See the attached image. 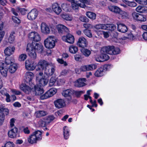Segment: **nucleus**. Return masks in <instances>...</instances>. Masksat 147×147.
I'll use <instances>...</instances> for the list:
<instances>
[{"label":"nucleus","mask_w":147,"mask_h":147,"mask_svg":"<svg viewBox=\"0 0 147 147\" xmlns=\"http://www.w3.org/2000/svg\"><path fill=\"white\" fill-rule=\"evenodd\" d=\"M45 48L43 47H27L26 51L29 55L32 58L35 59L36 57V51L39 53H41L44 51Z\"/></svg>","instance_id":"20e7f679"},{"label":"nucleus","mask_w":147,"mask_h":147,"mask_svg":"<svg viewBox=\"0 0 147 147\" xmlns=\"http://www.w3.org/2000/svg\"><path fill=\"white\" fill-rule=\"evenodd\" d=\"M84 34L90 38L92 37V34L90 31L88 30H85L84 31Z\"/></svg>","instance_id":"603ef678"},{"label":"nucleus","mask_w":147,"mask_h":147,"mask_svg":"<svg viewBox=\"0 0 147 147\" xmlns=\"http://www.w3.org/2000/svg\"><path fill=\"white\" fill-rule=\"evenodd\" d=\"M42 132L37 130L34 132L27 138V141L28 143L32 144H36L38 141L42 140Z\"/></svg>","instance_id":"7ed1b4c3"},{"label":"nucleus","mask_w":147,"mask_h":147,"mask_svg":"<svg viewBox=\"0 0 147 147\" xmlns=\"http://www.w3.org/2000/svg\"><path fill=\"white\" fill-rule=\"evenodd\" d=\"M47 123L46 121H45L44 119H40L38 122V125L40 127H45Z\"/></svg>","instance_id":"c03bdc74"},{"label":"nucleus","mask_w":147,"mask_h":147,"mask_svg":"<svg viewBox=\"0 0 147 147\" xmlns=\"http://www.w3.org/2000/svg\"><path fill=\"white\" fill-rule=\"evenodd\" d=\"M38 13V11L35 9H32L28 14V19L30 20H33L36 19Z\"/></svg>","instance_id":"f8f14e48"},{"label":"nucleus","mask_w":147,"mask_h":147,"mask_svg":"<svg viewBox=\"0 0 147 147\" xmlns=\"http://www.w3.org/2000/svg\"><path fill=\"white\" fill-rule=\"evenodd\" d=\"M56 28L59 34H63L65 32L67 33L69 32L68 28L62 24H58Z\"/></svg>","instance_id":"f3484780"},{"label":"nucleus","mask_w":147,"mask_h":147,"mask_svg":"<svg viewBox=\"0 0 147 147\" xmlns=\"http://www.w3.org/2000/svg\"><path fill=\"white\" fill-rule=\"evenodd\" d=\"M54 38V36H51L46 39L44 42L45 46H55L57 42V40L53 39Z\"/></svg>","instance_id":"1a4fd4ad"},{"label":"nucleus","mask_w":147,"mask_h":147,"mask_svg":"<svg viewBox=\"0 0 147 147\" xmlns=\"http://www.w3.org/2000/svg\"><path fill=\"white\" fill-rule=\"evenodd\" d=\"M56 82V80L54 77H51L50 79L49 85L50 86H53Z\"/></svg>","instance_id":"3c124183"},{"label":"nucleus","mask_w":147,"mask_h":147,"mask_svg":"<svg viewBox=\"0 0 147 147\" xmlns=\"http://www.w3.org/2000/svg\"><path fill=\"white\" fill-rule=\"evenodd\" d=\"M127 4L128 6L131 7H134L137 5V4L134 2H128Z\"/></svg>","instance_id":"680f3d73"},{"label":"nucleus","mask_w":147,"mask_h":147,"mask_svg":"<svg viewBox=\"0 0 147 147\" xmlns=\"http://www.w3.org/2000/svg\"><path fill=\"white\" fill-rule=\"evenodd\" d=\"M7 67L5 64L3 62H0V72L4 77H6L7 76L8 71Z\"/></svg>","instance_id":"dca6fc26"},{"label":"nucleus","mask_w":147,"mask_h":147,"mask_svg":"<svg viewBox=\"0 0 147 147\" xmlns=\"http://www.w3.org/2000/svg\"><path fill=\"white\" fill-rule=\"evenodd\" d=\"M27 57L26 54H22L19 55L18 60L20 61H24L26 59Z\"/></svg>","instance_id":"49530a36"},{"label":"nucleus","mask_w":147,"mask_h":147,"mask_svg":"<svg viewBox=\"0 0 147 147\" xmlns=\"http://www.w3.org/2000/svg\"><path fill=\"white\" fill-rule=\"evenodd\" d=\"M18 9L22 15H24L26 14L27 10L25 8H22L19 7L18 8Z\"/></svg>","instance_id":"bf43d9fd"},{"label":"nucleus","mask_w":147,"mask_h":147,"mask_svg":"<svg viewBox=\"0 0 147 147\" xmlns=\"http://www.w3.org/2000/svg\"><path fill=\"white\" fill-rule=\"evenodd\" d=\"M62 39L63 41L71 44H73L74 42V36L70 34H68L63 36Z\"/></svg>","instance_id":"ddd939ff"},{"label":"nucleus","mask_w":147,"mask_h":147,"mask_svg":"<svg viewBox=\"0 0 147 147\" xmlns=\"http://www.w3.org/2000/svg\"><path fill=\"white\" fill-rule=\"evenodd\" d=\"M86 15L88 18L92 20H94L96 19V15L93 12L90 11L87 12L86 13Z\"/></svg>","instance_id":"f704fd0d"},{"label":"nucleus","mask_w":147,"mask_h":147,"mask_svg":"<svg viewBox=\"0 0 147 147\" xmlns=\"http://www.w3.org/2000/svg\"><path fill=\"white\" fill-rule=\"evenodd\" d=\"M55 119L53 115H51L48 116L46 119L47 124H49L53 120Z\"/></svg>","instance_id":"09e8293b"},{"label":"nucleus","mask_w":147,"mask_h":147,"mask_svg":"<svg viewBox=\"0 0 147 147\" xmlns=\"http://www.w3.org/2000/svg\"><path fill=\"white\" fill-rule=\"evenodd\" d=\"M55 107L57 109H59L64 107L65 103L64 100L62 99H58L54 102Z\"/></svg>","instance_id":"4468645a"},{"label":"nucleus","mask_w":147,"mask_h":147,"mask_svg":"<svg viewBox=\"0 0 147 147\" xmlns=\"http://www.w3.org/2000/svg\"><path fill=\"white\" fill-rule=\"evenodd\" d=\"M138 35L137 32H135V31H132L131 32L128 34L127 35V38L131 40H134L136 36Z\"/></svg>","instance_id":"c756f323"},{"label":"nucleus","mask_w":147,"mask_h":147,"mask_svg":"<svg viewBox=\"0 0 147 147\" xmlns=\"http://www.w3.org/2000/svg\"><path fill=\"white\" fill-rule=\"evenodd\" d=\"M50 63L45 60H40L37 65L38 67L36 69L37 71H40L41 69L43 70L44 68H46Z\"/></svg>","instance_id":"9b49d317"},{"label":"nucleus","mask_w":147,"mask_h":147,"mask_svg":"<svg viewBox=\"0 0 147 147\" xmlns=\"http://www.w3.org/2000/svg\"><path fill=\"white\" fill-rule=\"evenodd\" d=\"M29 38L33 40L31 43L28 44L27 46H42V44L38 42L41 40V38L39 34L36 32H32L28 34Z\"/></svg>","instance_id":"f03ea898"},{"label":"nucleus","mask_w":147,"mask_h":147,"mask_svg":"<svg viewBox=\"0 0 147 147\" xmlns=\"http://www.w3.org/2000/svg\"><path fill=\"white\" fill-rule=\"evenodd\" d=\"M11 11V12L15 16L18 15V12L19 11V10L18 9V8L16 9L14 8H12Z\"/></svg>","instance_id":"e2e57ef3"},{"label":"nucleus","mask_w":147,"mask_h":147,"mask_svg":"<svg viewBox=\"0 0 147 147\" xmlns=\"http://www.w3.org/2000/svg\"><path fill=\"white\" fill-rule=\"evenodd\" d=\"M117 30L119 32L125 33L127 31V27L124 24L117 23Z\"/></svg>","instance_id":"5701e85b"},{"label":"nucleus","mask_w":147,"mask_h":147,"mask_svg":"<svg viewBox=\"0 0 147 147\" xmlns=\"http://www.w3.org/2000/svg\"><path fill=\"white\" fill-rule=\"evenodd\" d=\"M57 61L61 64H63L65 66L67 65V64L65 61H64L62 59H57Z\"/></svg>","instance_id":"69168bd1"},{"label":"nucleus","mask_w":147,"mask_h":147,"mask_svg":"<svg viewBox=\"0 0 147 147\" xmlns=\"http://www.w3.org/2000/svg\"><path fill=\"white\" fill-rule=\"evenodd\" d=\"M69 7V5H67L66 3H63L61 5V7L62 9L63 10L65 11H68V7Z\"/></svg>","instance_id":"6e6d98bb"},{"label":"nucleus","mask_w":147,"mask_h":147,"mask_svg":"<svg viewBox=\"0 0 147 147\" xmlns=\"http://www.w3.org/2000/svg\"><path fill=\"white\" fill-rule=\"evenodd\" d=\"M34 76V74L31 72H28L26 73V78L30 81L33 78Z\"/></svg>","instance_id":"ea45409f"},{"label":"nucleus","mask_w":147,"mask_h":147,"mask_svg":"<svg viewBox=\"0 0 147 147\" xmlns=\"http://www.w3.org/2000/svg\"><path fill=\"white\" fill-rule=\"evenodd\" d=\"M17 65L16 64L13 63L10 65L9 67V71L11 73H14L17 69Z\"/></svg>","instance_id":"2f4dec72"},{"label":"nucleus","mask_w":147,"mask_h":147,"mask_svg":"<svg viewBox=\"0 0 147 147\" xmlns=\"http://www.w3.org/2000/svg\"><path fill=\"white\" fill-rule=\"evenodd\" d=\"M0 111L3 112L6 115H8L9 113V110L7 108H5L2 105H0Z\"/></svg>","instance_id":"a18cd8bd"},{"label":"nucleus","mask_w":147,"mask_h":147,"mask_svg":"<svg viewBox=\"0 0 147 147\" xmlns=\"http://www.w3.org/2000/svg\"><path fill=\"white\" fill-rule=\"evenodd\" d=\"M69 49L70 52L72 54L76 53L78 51L77 47H69Z\"/></svg>","instance_id":"79ce46f5"},{"label":"nucleus","mask_w":147,"mask_h":147,"mask_svg":"<svg viewBox=\"0 0 147 147\" xmlns=\"http://www.w3.org/2000/svg\"><path fill=\"white\" fill-rule=\"evenodd\" d=\"M5 115L2 112H0V125H1L5 120Z\"/></svg>","instance_id":"de8ad7c7"},{"label":"nucleus","mask_w":147,"mask_h":147,"mask_svg":"<svg viewBox=\"0 0 147 147\" xmlns=\"http://www.w3.org/2000/svg\"><path fill=\"white\" fill-rule=\"evenodd\" d=\"M14 59L12 57H7L5 59V65L11 64V63H14Z\"/></svg>","instance_id":"7c9ffc66"},{"label":"nucleus","mask_w":147,"mask_h":147,"mask_svg":"<svg viewBox=\"0 0 147 147\" xmlns=\"http://www.w3.org/2000/svg\"><path fill=\"white\" fill-rule=\"evenodd\" d=\"M108 9L111 11L116 13H120L121 10L118 7L114 6H110L108 7Z\"/></svg>","instance_id":"c85d7f7f"},{"label":"nucleus","mask_w":147,"mask_h":147,"mask_svg":"<svg viewBox=\"0 0 147 147\" xmlns=\"http://www.w3.org/2000/svg\"><path fill=\"white\" fill-rule=\"evenodd\" d=\"M144 9L147 10V7H142L141 6H138L136 9V11L139 12H143Z\"/></svg>","instance_id":"8fccbe9b"},{"label":"nucleus","mask_w":147,"mask_h":147,"mask_svg":"<svg viewBox=\"0 0 147 147\" xmlns=\"http://www.w3.org/2000/svg\"><path fill=\"white\" fill-rule=\"evenodd\" d=\"M15 119L13 118L11 119L10 121V125L11 127L12 128L14 126V123H15Z\"/></svg>","instance_id":"774afa93"},{"label":"nucleus","mask_w":147,"mask_h":147,"mask_svg":"<svg viewBox=\"0 0 147 147\" xmlns=\"http://www.w3.org/2000/svg\"><path fill=\"white\" fill-rule=\"evenodd\" d=\"M15 34L14 32H12L9 35L8 38V42L10 43L13 42L15 39Z\"/></svg>","instance_id":"e433bc0d"},{"label":"nucleus","mask_w":147,"mask_h":147,"mask_svg":"<svg viewBox=\"0 0 147 147\" xmlns=\"http://www.w3.org/2000/svg\"><path fill=\"white\" fill-rule=\"evenodd\" d=\"M106 25V28L105 30L113 31L116 28V26L113 24H108Z\"/></svg>","instance_id":"4c0bfd02"},{"label":"nucleus","mask_w":147,"mask_h":147,"mask_svg":"<svg viewBox=\"0 0 147 147\" xmlns=\"http://www.w3.org/2000/svg\"><path fill=\"white\" fill-rule=\"evenodd\" d=\"M80 51L82 54L86 57L88 56L91 53V52L90 50L84 47H82L80 49Z\"/></svg>","instance_id":"72a5a7b5"},{"label":"nucleus","mask_w":147,"mask_h":147,"mask_svg":"<svg viewBox=\"0 0 147 147\" xmlns=\"http://www.w3.org/2000/svg\"><path fill=\"white\" fill-rule=\"evenodd\" d=\"M72 94V91L70 89L64 90L62 93V95L66 98V101L68 103L73 101L71 96Z\"/></svg>","instance_id":"423d86ee"},{"label":"nucleus","mask_w":147,"mask_h":147,"mask_svg":"<svg viewBox=\"0 0 147 147\" xmlns=\"http://www.w3.org/2000/svg\"><path fill=\"white\" fill-rule=\"evenodd\" d=\"M85 78H79L74 82V86L78 87H83L85 86Z\"/></svg>","instance_id":"6ab92c4d"},{"label":"nucleus","mask_w":147,"mask_h":147,"mask_svg":"<svg viewBox=\"0 0 147 147\" xmlns=\"http://www.w3.org/2000/svg\"><path fill=\"white\" fill-rule=\"evenodd\" d=\"M135 1L140 4L143 5L147 4V0H135Z\"/></svg>","instance_id":"052dcab7"},{"label":"nucleus","mask_w":147,"mask_h":147,"mask_svg":"<svg viewBox=\"0 0 147 147\" xmlns=\"http://www.w3.org/2000/svg\"><path fill=\"white\" fill-rule=\"evenodd\" d=\"M41 32L45 34H48L50 32V29L49 27L45 23L42 22L41 24Z\"/></svg>","instance_id":"4be33fe9"},{"label":"nucleus","mask_w":147,"mask_h":147,"mask_svg":"<svg viewBox=\"0 0 147 147\" xmlns=\"http://www.w3.org/2000/svg\"><path fill=\"white\" fill-rule=\"evenodd\" d=\"M96 68L97 65H96L91 64L82 66L80 68V69L82 71H87L93 70Z\"/></svg>","instance_id":"2eb2a0df"},{"label":"nucleus","mask_w":147,"mask_h":147,"mask_svg":"<svg viewBox=\"0 0 147 147\" xmlns=\"http://www.w3.org/2000/svg\"><path fill=\"white\" fill-rule=\"evenodd\" d=\"M57 92V90L56 88H51L44 94L41 95L40 96V98L42 100L47 99L53 96Z\"/></svg>","instance_id":"6e6552de"},{"label":"nucleus","mask_w":147,"mask_h":147,"mask_svg":"<svg viewBox=\"0 0 147 147\" xmlns=\"http://www.w3.org/2000/svg\"><path fill=\"white\" fill-rule=\"evenodd\" d=\"M54 47H45L44 51L46 52L47 53L50 54L51 53V51L50 49H53Z\"/></svg>","instance_id":"5fc2aeb1"},{"label":"nucleus","mask_w":147,"mask_h":147,"mask_svg":"<svg viewBox=\"0 0 147 147\" xmlns=\"http://www.w3.org/2000/svg\"><path fill=\"white\" fill-rule=\"evenodd\" d=\"M69 130L68 128L66 126L63 127V135L64 138L67 140L69 138Z\"/></svg>","instance_id":"58836bf2"},{"label":"nucleus","mask_w":147,"mask_h":147,"mask_svg":"<svg viewBox=\"0 0 147 147\" xmlns=\"http://www.w3.org/2000/svg\"><path fill=\"white\" fill-rule=\"evenodd\" d=\"M94 27L98 30L100 29L105 30L106 27V25L105 24H99L95 25Z\"/></svg>","instance_id":"37998d69"},{"label":"nucleus","mask_w":147,"mask_h":147,"mask_svg":"<svg viewBox=\"0 0 147 147\" xmlns=\"http://www.w3.org/2000/svg\"><path fill=\"white\" fill-rule=\"evenodd\" d=\"M71 6L72 8L74 10L76 11L78 9L79 7V4H77L76 3H72Z\"/></svg>","instance_id":"13d9d810"},{"label":"nucleus","mask_w":147,"mask_h":147,"mask_svg":"<svg viewBox=\"0 0 147 147\" xmlns=\"http://www.w3.org/2000/svg\"><path fill=\"white\" fill-rule=\"evenodd\" d=\"M3 26V22L0 24V35L2 34H3V36L5 34V32L4 31H2Z\"/></svg>","instance_id":"0e129e2a"},{"label":"nucleus","mask_w":147,"mask_h":147,"mask_svg":"<svg viewBox=\"0 0 147 147\" xmlns=\"http://www.w3.org/2000/svg\"><path fill=\"white\" fill-rule=\"evenodd\" d=\"M47 114V112L45 111H38L35 113V116L36 117H40L45 116Z\"/></svg>","instance_id":"cd10ccee"},{"label":"nucleus","mask_w":147,"mask_h":147,"mask_svg":"<svg viewBox=\"0 0 147 147\" xmlns=\"http://www.w3.org/2000/svg\"><path fill=\"white\" fill-rule=\"evenodd\" d=\"M104 69L102 68H100L98 69L95 73L94 75L96 76L100 77L103 75V72Z\"/></svg>","instance_id":"c9c22d12"},{"label":"nucleus","mask_w":147,"mask_h":147,"mask_svg":"<svg viewBox=\"0 0 147 147\" xmlns=\"http://www.w3.org/2000/svg\"><path fill=\"white\" fill-rule=\"evenodd\" d=\"M55 69V65L52 63H50L49 65L45 69V74L48 76H51L54 74Z\"/></svg>","instance_id":"0eeeda50"},{"label":"nucleus","mask_w":147,"mask_h":147,"mask_svg":"<svg viewBox=\"0 0 147 147\" xmlns=\"http://www.w3.org/2000/svg\"><path fill=\"white\" fill-rule=\"evenodd\" d=\"M34 85V88H32V90L31 93H32L33 95H40L43 93V90L38 86Z\"/></svg>","instance_id":"a211bd4d"},{"label":"nucleus","mask_w":147,"mask_h":147,"mask_svg":"<svg viewBox=\"0 0 147 147\" xmlns=\"http://www.w3.org/2000/svg\"><path fill=\"white\" fill-rule=\"evenodd\" d=\"M15 49L14 47H7L4 51V53L5 55L9 56L14 53Z\"/></svg>","instance_id":"393cba45"},{"label":"nucleus","mask_w":147,"mask_h":147,"mask_svg":"<svg viewBox=\"0 0 147 147\" xmlns=\"http://www.w3.org/2000/svg\"><path fill=\"white\" fill-rule=\"evenodd\" d=\"M12 18L13 22L15 23L19 24L21 22L20 20L18 18L16 17V16H12Z\"/></svg>","instance_id":"864d4df0"},{"label":"nucleus","mask_w":147,"mask_h":147,"mask_svg":"<svg viewBox=\"0 0 147 147\" xmlns=\"http://www.w3.org/2000/svg\"><path fill=\"white\" fill-rule=\"evenodd\" d=\"M120 51V49L117 47H103L100 49L102 61H105L109 59V57L107 54L115 55L119 54Z\"/></svg>","instance_id":"f257e3e1"},{"label":"nucleus","mask_w":147,"mask_h":147,"mask_svg":"<svg viewBox=\"0 0 147 147\" xmlns=\"http://www.w3.org/2000/svg\"><path fill=\"white\" fill-rule=\"evenodd\" d=\"M25 65L26 69L28 70L32 71L35 68L32 62L29 60H27L25 61Z\"/></svg>","instance_id":"412c9836"},{"label":"nucleus","mask_w":147,"mask_h":147,"mask_svg":"<svg viewBox=\"0 0 147 147\" xmlns=\"http://www.w3.org/2000/svg\"><path fill=\"white\" fill-rule=\"evenodd\" d=\"M20 88L21 90L26 94L31 93L32 90V88L29 87L26 84H22L20 86Z\"/></svg>","instance_id":"b1692460"},{"label":"nucleus","mask_w":147,"mask_h":147,"mask_svg":"<svg viewBox=\"0 0 147 147\" xmlns=\"http://www.w3.org/2000/svg\"><path fill=\"white\" fill-rule=\"evenodd\" d=\"M84 93V92L83 91H76L75 92V94L77 97H79L82 94H83Z\"/></svg>","instance_id":"338daca9"},{"label":"nucleus","mask_w":147,"mask_h":147,"mask_svg":"<svg viewBox=\"0 0 147 147\" xmlns=\"http://www.w3.org/2000/svg\"><path fill=\"white\" fill-rule=\"evenodd\" d=\"M88 42L86 39L83 37H81L78 39L77 45L79 46H86L88 45Z\"/></svg>","instance_id":"a878e982"},{"label":"nucleus","mask_w":147,"mask_h":147,"mask_svg":"<svg viewBox=\"0 0 147 147\" xmlns=\"http://www.w3.org/2000/svg\"><path fill=\"white\" fill-rule=\"evenodd\" d=\"M52 7L53 11L57 15H59L62 11L61 8L57 3H53L52 5Z\"/></svg>","instance_id":"aec40b11"},{"label":"nucleus","mask_w":147,"mask_h":147,"mask_svg":"<svg viewBox=\"0 0 147 147\" xmlns=\"http://www.w3.org/2000/svg\"><path fill=\"white\" fill-rule=\"evenodd\" d=\"M61 16L63 18L66 20L71 21L73 19L72 17L68 14H63L61 15Z\"/></svg>","instance_id":"a19ab883"},{"label":"nucleus","mask_w":147,"mask_h":147,"mask_svg":"<svg viewBox=\"0 0 147 147\" xmlns=\"http://www.w3.org/2000/svg\"><path fill=\"white\" fill-rule=\"evenodd\" d=\"M17 131L18 129L16 127L11 129L8 132L9 136L12 138H15L16 137Z\"/></svg>","instance_id":"bb28decb"},{"label":"nucleus","mask_w":147,"mask_h":147,"mask_svg":"<svg viewBox=\"0 0 147 147\" xmlns=\"http://www.w3.org/2000/svg\"><path fill=\"white\" fill-rule=\"evenodd\" d=\"M111 36L112 37L111 41L114 42H117V37L118 36V33L116 32H112L111 34Z\"/></svg>","instance_id":"473e14b6"},{"label":"nucleus","mask_w":147,"mask_h":147,"mask_svg":"<svg viewBox=\"0 0 147 147\" xmlns=\"http://www.w3.org/2000/svg\"><path fill=\"white\" fill-rule=\"evenodd\" d=\"M80 20L82 22H89V19L86 16H81L80 18Z\"/></svg>","instance_id":"4d7b16f0"},{"label":"nucleus","mask_w":147,"mask_h":147,"mask_svg":"<svg viewBox=\"0 0 147 147\" xmlns=\"http://www.w3.org/2000/svg\"><path fill=\"white\" fill-rule=\"evenodd\" d=\"M132 16L135 20L142 22H144L146 20V16L145 15L134 12L132 13Z\"/></svg>","instance_id":"9d476101"},{"label":"nucleus","mask_w":147,"mask_h":147,"mask_svg":"<svg viewBox=\"0 0 147 147\" xmlns=\"http://www.w3.org/2000/svg\"><path fill=\"white\" fill-rule=\"evenodd\" d=\"M36 81L40 86H45L48 83L49 79L43 76V73L40 72L36 75Z\"/></svg>","instance_id":"39448f33"}]
</instances>
